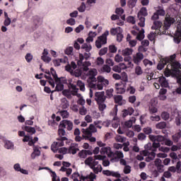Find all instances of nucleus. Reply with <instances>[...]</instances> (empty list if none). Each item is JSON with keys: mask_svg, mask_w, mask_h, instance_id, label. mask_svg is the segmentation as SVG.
I'll return each instance as SVG.
<instances>
[{"mask_svg": "<svg viewBox=\"0 0 181 181\" xmlns=\"http://www.w3.org/2000/svg\"><path fill=\"white\" fill-rule=\"evenodd\" d=\"M85 165L89 166L93 170L94 175H98L103 172V166L100 164H98V161L94 160L93 157H88L85 160Z\"/></svg>", "mask_w": 181, "mask_h": 181, "instance_id": "f257e3e1", "label": "nucleus"}, {"mask_svg": "<svg viewBox=\"0 0 181 181\" xmlns=\"http://www.w3.org/2000/svg\"><path fill=\"white\" fill-rule=\"evenodd\" d=\"M66 127L68 131H71V129H73V122L67 119H64L61 121L58 129L59 135H61L62 136H64V135H66V130H64Z\"/></svg>", "mask_w": 181, "mask_h": 181, "instance_id": "f03ea898", "label": "nucleus"}, {"mask_svg": "<svg viewBox=\"0 0 181 181\" xmlns=\"http://www.w3.org/2000/svg\"><path fill=\"white\" fill-rule=\"evenodd\" d=\"M143 16H148V9H146V7H142L137 14V18L140 21L139 26L141 28L145 27V17Z\"/></svg>", "mask_w": 181, "mask_h": 181, "instance_id": "7ed1b4c3", "label": "nucleus"}, {"mask_svg": "<svg viewBox=\"0 0 181 181\" xmlns=\"http://www.w3.org/2000/svg\"><path fill=\"white\" fill-rule=\"evenodd\" d=\"M110 35V31L106 30L102 35L98 37V40L95 41V46L98 49H101L103 45H107V36Z\"/></svg>", "mask_w": 181, "mask_h": 181, "instance_id": "20e7f679", "label": "nucleus"}, {"mask_svg": "<svg viewBox=\"0 0 181 181\" xmlns=\"http://www.w3.org/2000/svg\"><path fill=\"white\" fill-rule=\"evenodd\" d=\"M108 158H112L110 159V162H118L119 159H122V158H124V153L119 151H116L115 153L112 151L108 155Z\"/></svg>", "mask_w": 181, "mask_h": 181, "instance_id": "39448f33", "label": "nucleus"}, {"mask_svg": "<svg viewBox=\"0 0 181 181\" xmlns=\"http://www.w3.org/2000/svg\"><path fill=\"white\" fill-rule=\"evenodd\" d=\"M175 22H176V20H175V18H173L170 16H166L164 21L163 30H165V32L166 30H168L170 26H172V25H173Z\"/></svg>", "mask_w": 181, "mask_h": 181, "instance_id": "423d86ee", "label": "nucleus"}, {"mask_svg": "<svg viewBox=\"0 0 181 181\" xmlns=\"http://www.w3.org/2000/svg\"><path fill=\"white\" fill-rule=\"evenodd\" d=\"M82 132L85 135H88V136H93V134L97 132V128H95V126H94V124H91L89 125L88 128L82 129Z\"/></svg>", "mask_w": 181, "mask_h": 181, "instance_id": "0eeeda50", "label": "nucleus"}, {"mask_svg": "<svg viewBox=\"0 0 181 181\" xmlns=\"http://www.w3.org/2000/svg\"><path fill=\"white\" fill-rule=\"evenodd\" d=\"M95 101H97L98 104L100 103H105V100H107V97L105 96V92H96L95 94Z\"/></svg>", "mask_w": 181, "mask_h": 181, "instance_id": "6e6552de", "label": "nucleus"}, {"mask_svg": "<svg viewBox=\"0 0 181 181\" xmlns=\"http://www.w3.org/2000/svg\"><path fill=\"white\" fill-rule=\"evenodd\" d=\"M55 83H57V85L55 87V91H58V92L63 91L64 90V84H66V83H67V80L66 79H64V80L60 79L59 81H55Z\"/></svg>", "mask_w": 181, "mask_h": 181, "instance_id": "1a4fd4ad", "label": "nucleus"}, {"mask_svg": "<svg viewBox=\"0 0 181 181\" xmlns=\"http://www.w3.org/2000/svg\"><path fill=\"white\" fill-rule=\"evenodd\" d=\"M103 175L105 176H112L113 177H121V174L118 172L111 171L110 170H103Z\"/></svg>", "mask_w": 181, "mask_h": 181, "instance_id": "9d476101", "label": "nucleus"}, {"mask_svg": "<svg viewBox=\"0 0 181 181\" xmlns=\"http://www.w3.org/2000/svg\"><path fill=\"white\" fill-rule=\"evenodd\" d=\"M90 56H91V53L90 52L88 53L85 52L84 54H79V61H78V66H81V64H83V60H84V59L86 60H88Z\"/></svg>", "mask_w": 181, "mask_h": 181, "instance_id": "9b49d317", "label": "nucleus"}, {"mask_svg": "<svg viewBox=\"0 0 181 181\" xmlns=\"http://www.w3.org/2000/svg\"><path fill=\"white\" fill-rule=\"evenodd\" d=\"M144 60V54L141 52H137L136 56L133 57V61L135 64L139 65V63Z\"/></svg>", "mask_w": 181, "mask_h": 181, "instance_id": "f8f14e48", "label": "nucleus"}, {"mask_svg": "<svg viewBox=\"0 0 181 181\" xmlns=\"http://www.w3.org/2000/svg\"><path fill=\"white\" fill-rule=\"evenodd\" d=\"M166 35V31L165 30H158V32H151L150 33V34L148 35V39L151 41V42H153L154 39H155V35Z\"/></svg>", "mask_w": 181, "mask_h": 181, "instance_id": "ddd939ff", "label": "nucleus"}, {"mask_svg": "<svg viewBox=\"0 0 181 181\" xmlns=\"http://www.w3.org/2000/svg\"><path fill=\"white\" fill-rule=\"evenodd\" d=\"M180 63L178 62H173L168 64L167 67H170L171 70L176 71L177 69H180Z\"/></svg>", "mask_w": 181, "mask_h": 181, "instance_id": "4468645a", "label": "nucleus"}, {"mask_svg": "<svg viewBox=\"0 0 181 181\" xmlns=\"http://www.w3.org/2000/svg\"><path fill=\"white\" fill-rule=\"evenodd\" d=\"M158 83L160 84L161 87H164L165 88L169 86V83L166 80L165 76H160L158 78Z\"/></svg>", "mask_w": 181, "mask_h": 181, "instance_id": "2eb2a0df", "label": "nucleus"}, {"mask_svg": "<svg viewBox=\"0 0 181 181\" xmlns=\"http://www.w3.org/2000/svg\"><path fill=\"white\" fill-rule=\"evenodd\" d=\"M33 22L35 28H37L39 26H40V25H42V18H40V17L38 16H34L33 17Z\"/></svg>", "mask_w": 181, "mask_h": 181, "instance_id": "dca6fc26", "label": "nucleus"}, {"mask_svg": "<svg viewBox=\"0 0 181 181\" xmlns=\"http://www.w3.org/2000/svg\"><path fill=\"white\" fill-rule=\"evenodd\" d=\"M135 110L132 107H128L127 109L123 110L122 112V117L123 118H125V117H127V115H132L134 114V112Z\"/></svg>", "mask_w": 181, "mask_h": 181, "instance_id": "f3484780", "label": "nucleus"}, {"mask_svg": "<svg viewBox=\"0 0 181 181\" xmlns=\"http://www.w3.org/2000/svg\"><path fill=\"white\" fill-rule=\"evenodd\" d=\"M88 75L89 76V79L91 81H97V78H95V76H97V71L96 70H90L88 71Z\"/></svg>", "mask_w": 181, "mask_h": 181, "instance_id": "a211bd4d", "label": "nucleus"}, {"mask_svg": "<svg viewBox=\"0 0 181 181\" xmlns=\"http://www.w3.org/2000/svg\"><path fill=\"white\" fill-rule=\"evenodd\" d=\"M100 152L102 155H107L108 156V155H110L112 151H111V147L107 146V147H102Z\"/></svg>", "mask_w": 181, "mask_h": 181, "instance_id": "6ab92c4d", "label": "nucleus"}, {"mask_svg": "<svg viewBox=\"0 0 181 181\" xmlns=\"http://www.w3.org/2000/svg\"><path fill=\"white\" fill-rule=\"evenodd\" d=\"M168 62L166 61L165 58H163L160 59V62L157 65V69L158 70H163V69L168 64Z\"/></svg>", "mask_w": 181, "mask_h": 181, "instance_id": "aec40b11", "label": "nucleus"}, {"mask_svg": "<svg viewBox=\"0 0 181 181\" xmlns=\"http://www.w3.org/2000/svg\"><path fill=\"white\" fill-rule=\"evenodd\" d=\"M115 88L117 94H124L125 93V88L119 83H115Z\"/></svg>", "mask_w": 181, "mask_h": 181, "instance_id": "412c9836", "label": "nucleus"}, {"mask_svg": "<svg viewBox=\"0 0 181 181\" xmlns=\"http://www.w3.org/2000/svg\"><path fill=\"white\" fill-rule=\"evenodd\" d=\"M23 129L24 131H26V132L31 134V135H33V134H36V129L35 127L25 126L24 127H23Z\"/></svg>", "mask_w": 181, "mask_h": 181, "instance_id": "4be33fe9", "label": "nucleus"}, {"mask_svg": "<svg viewBox=\"0 0 181 181\" xmlns=\"http://www.w3.org/2000/svg\"><path fill=\"white\" fill-rule=\"evenodd\" d=\"M43 169H45V170H49V172L52 173V180H57V175L56 174L55 172L52 171L50 168H49L48 167H44V168H42V167H40L38 170H43Z\"/></svg>", "mask_w": 181, "mask_h": 181, "instance_id": "5701e85b", "label": "nucleus"}, {"mask_svg": "<svg viewBox=\"0 0 181 181\" xmlns=\"http://www.w3.org/2000/svg\"><path fill=\"white\" fill-rule=\"evenodd\" d=\"M134 52V49L132 48H125L124 49L122 50V55L124 57H127V56H131Z\"/></svg>", "mask_w": 181, "mask_h": 181, "instance_id": "b1692460", "label": "nucleus"}, {"mask_svg": "<svg viewBox=\"0 0 181 181\" xmlns=\"http://www.w3.org/2000/svg\"><path fill=\"white\" fill-rule=\"evenodd\" d=\"M155 156H156V153H155V150H153V151L148 154V156L145 158L146 162H151V160H153V159H155Z\"/></svg>", "mask_w": 181, "mask_h": 181, "instance_id": "393cba45", "label": "nucleus"}, {"mask_svg": "<svg viewBox=\"0 0 181 181\" xmlns=\"http://www.w3.org/2000/svg\"><path fill=\"white\" fill-rule=\"evenodd\" d=\"M62 101V107L63 110H66V108H69L70 106V104L69 103V100L66 98H64L61 100Z\"/></svg>", "mask_w": 181, "mask_h": 181, "instance_id": "a878e982", "label": "nucleus"}, {"mask_svg": "<svg viewBox=\"0 0 181 181\" xmlns=\"http://www.w3.org/2000/svg\"><path fill=\"white\" fill-rule=\"evenodd\" d=\"M81 49L85 50V52H86L87 53H90V51L91 50V49H93V47L91 46V45H88L87 43H83L81 45Z\"/></svg>", "mask_w": 181, "mask_h": 181, "instance_id": "bb28decb", "label": "nucleus"}, {"mask_svg": "<svg viewBox=\"0 0 181 181\" xmlns=\"http://www.w3.org/2000/svg\"><path fill=\"white\" fill-rule=\"evenodd\" d=\"M122 30V28H121V27H117L116 28H111L110 34L112 35V36H115V35H117L118 33H119V32H121Z\"/></svg>", "mask_w": 181, "mask_h": 181, "instance_id": "cd10ccee", "label": "nucleus"}, {"mask_svg": "<svg viewBox=\"0 0 181 181\" xmlns=\"http://www.w3.org/2000/svg\"><path fill=\"white\" fill-rule=\"evenodd\" d=\"M136 39H137V40H139L140 42H141V40H144V39H145V30L144 28H142L140 33H139L136 35Z\"/></svg>", "mask_w": 181, "mask_h": 181, "instance_id": "c85d7f7f", "label": "nucleus"}, {"mask_svg": "<svg viewBox=\"0 0 181 181\" xmlns=\"http://www.w3.org/2000/svg\"><path fill=\"white\" fill-rule=\"evenodd\" d=\"M76 84L78 87H79L81 91H86V84L84 83V82L81 81V80H78Z\"/></svg>", "mask_w": 181, "mask_h": 181, "instance_id": "c756f323", "label": "nucleus"}, {"mask_svg": "<svg viewBox=\"0 0 181 181\" xmlns=\"http://www.w3.org/2000/svg\"><path fill=\"white\" fill-rule=\"evenodd\" d=\"M98 81H99V83H102V84H104V86H105V84L107 86L110 84V81H108V80L105 79L104 77L101 76L98 77Z\"/></svg>", "mask_w": 181, "mask_h": 181, "instance_id": "7c9ffc66", "label": "nucleus"}, {"mask_svg": "<svg viewBox=\"0 0 181 181\" xmlns=\"http://www.w3.org/2000/svg\"><path fill=\"white\" fill-rule=\"evenodd\" d=\"M117 114H118V105H115L112 110V112H110V115L115 117L113 118L114 120H115V117H117Z\"/></svg>", "mask_w": 181, "mask_h": 181, "instance_id": "2f4dec72", "label": "nucleus"}, {"mask_svg": "<svg viewBox=\"0 0 181 181\" xmlns=\"http://www.w3.org/2000/svg\"><path fill=\"white\" fill-rule=\"evenodd\" d=\"M136 2H138V0H129L127 2V5L129 8H131L132 9V8H135Z\"/></svg>", "mask_w": 181, "mask_h": 181, "instance_id": "473e14b6", "label": "nucleus"}, {"mask_svg": "<svg viewBox=\"0 0 181 181\" xmlns=\"http://www.w3.org/2000/svg\"><path fill=\"white\" fill-rule=\"evenodd\" d=\"M6 149H13V143L10 141H6L4 144Z\"/></svg>", "mask_w": 181, "mask_h": 181, "instance_id": "72a5a7b5", "label": "nucleus"}, {"mask_svg": "<svg viewBox=\"0 0 181 181\" xmlns=\"http://www.w3.org/2000/svg\"><path fill=\"white\" fill-rule=\"evenodd\" d=\"M58 112L62 117V118H69V116L70 115V114L69 113V112H67V110H61V111H59Z\"/></svg>", "mask_w": 181, "mask_h": 181, "instance_id": "f704fd0d", "label": "nucleus"}, {"mask_svg": "<svg viewBox=\"0 0 181 181\" xmlns=\"http://www.w3.org/2000/svg\"><path fill=\"white\" fill-rule=\"evenodd\" d=\"M156 128L158 129H165L166 128V122H160L156 124Z\"/></svg>", "mask_w": 181, "mask_h": 181, "instance_id": "c9c22d12", "label": "nucleus"}, {"mask_svg": "<svg viewBox=\"0 0 181 181\" xmlns=\"http://www.w3.org/2000/svg\"><path fill=\"white\" fill-rule=\"evenodd\" d=\"M123 30L121 31H119L118 34L117 35V41L120 43V42H122V39H124V35H122Z\"/></svg>", "mask_w": 181, "mask_h": 181, "instance_id": "e433bc0d", "label": "nucleus"}, {"mask_svg": "<svg viewBox=\"0 0 181 181\" xmlns=\"http://www.w3.org/2000/svg\"><path fill=\"white\" fill-rule=\"evenodd\" d=\"M175 59H176V54H175L170 56V57H165V59L166 60L167 63H168V64L173 62H174L173 60H175Z\"/></svg>", "mask_w": 181, "mask_h": 181, "instance_id": "4c0bfd02", "label": "nucleus"}, {"mask_svg": "<svg viewBox=\"0 0 181 181\" xmlns=\"http://www.w3.org/2000/svg\"><path fill=\"white\" fill-rule=\"evenodd\" d=\"M51 74H52V76L54 77L55 81H60V80L64 78V77H60V78H59V77L57 76V73H56V71H52V72H51Z\"/></svg>", "mask_w": 181, "mask_h": 181, "instance_id": "58836bf2", "label": "nucleus"}, {"mask_svg": "<svg viewBox=\"0 0 181 181\" xmlns=\"http://www.w3.org/2000/svg\"><path fill=\"white\" fill-rule=\"evenodd\" d=\"M175 124L177 127L180 126L181 124V115L179 113L176 114L175 116Z\"/></svg>", "mask_w": 181, "mask_h": 181, "instance_id": "ea45409f", "label": "nucleus"}, {"mask_svg": "<svg viewBox=\"0 0 181 181\" xmlns=\"http://www.w3.org/2000/svg\"><path fill=\"white\" fill-rule=\"evenodd\" d=\"M52 146H54V147L57 146L58 148H60L61 146H64V141H54L52 144Z\"/></svg>", "mask_w": 181, "mask_h": 181, "instance_id": "a19ab883", "label": "nucleus"}, {"mask_svg": "<svg viewBox=\"0 0 181 181\" xmlns=\"http://www.w3.org/2000/svg\"><path fill=\"white\" fill-rule=\"evenodd\" d=\"M121 101H122V95H117L115 98V103L116 104H118L119 105H122Z\"/></svg>", "mask_w": 181, "mask_h": 181, "instance_id": "79ce46f5", "label": "nucleus"}, {"mask_svg": "<svg viewBox=\"0 0 181 181\" xmlns=\"http://www.w3.org/2000/svg\"><path fill=\"white\" fill-rule=\"evenodd\" d=\"M115 140L117 141V142H125V141H127V137L118 135L115 137Z\"/></svg>", "mask_w": 181, "mask_h": 181, "instance_id": "37998d69", "label": "nucleus"}, {"mask_svg": "<svg viewBox=\"0 0 181 181\" xmlns=\"http://www.w3.org/2000/svg\"><path fill=\"white\" fill-rule=\"evenodd\" d=\"M170 158H172V162L173 163H175V160L176 162V160H179V158H177V154H176V153L173 152L170 153Z\"/></svg>", "mask_w": 181, "mask_h": 181, "instance_id": "c03bdc74", "label": "nucleus"}, {"mask_svg": "<svg viewBox=\"0 0 181 181\" xmlns=\"http://www.w3.org/2000/svg\"><path fill=\"white\" fill-rule=\"evenodd\" d=\"M68 151H69V153H72V155H76L77 153V151H80V149L76 148L73 146H70Z\"/></svg>", "mask_w": 181, "mask_h": 181, "instance_id": "a18cd8bd", "label": "nucleus"}, {"mask_svg": "<svg viewBox=\"0 0 181 181\" xmlns=\"http://www.w3.org/2000/svg\"><path fill=\"white\" fill-rule=\"evenodd\" d=\"M77 9L78 12H81V13L86 12V3L82 2L81 6L78 7Z\"/></svg>", "mask_w": 181, "mask_h": 181, "instance_id": "49530a36", "label": "nucleus"}, {"mask_svg": "<svg viewBox=\"0 0 181 181\" xmlns=\"http://www.w3.org/2000/svg\"><path fill=\"white\" fill-rule=\"evenodd\" d=\"M25 59L28 63H30V62L33 60V55H32L30 53H28L26 54Z\"/></svg>", "mask_w": 181, "mask_h": 181, "instance_id": "de8ad7c7", "label": "nucleus"}, {"mask_svg": "<svg viewBox=\"0 0 181 181\" xmlns=\"http://www.w3.org/2000/svg\"><path fill=\"white\" fill-rule=\"evenodd\" d=\"M132 121L135 122V117H132V120H129L125 122L124 125L127 127V128H132Z\"/></svg>", "mask_w": 181, "mask_h": 181, "instance_id": "09e8293b", "label": "nucleus"}, {"mask_svg": "<svg viewBox=\"0 0 181 181\" xmlns=\"http://www.w3.org/2000/svg\"><path fill=\"white\" fill-rule=\"evenodd\" d=\"M93 158H94L93 160H104V159H105L107 156L104 155L103 156L98 155V156H94Z\"/></svg>", "mask_w": 181, "mask_h": 181, "instance_id": "8fccbe9b", "label": "nucleus"}, {"mask_svg": "<svg viewBox=\"0 0 181 181\" xmlns=\"http://www.w3.org/2000/svg\"><path fill=\"white\" fill-rule=\"evenodd\" d=\"M120 76H121L120 80H122V81H124L125 83L128 81V75L127 74V72H122Z\"/></svg>", "mask_w": 181, "mask_h": 181, "instance_id": "3c124183", "label": "nucleus"}, {"mask_svg": "<svg viewBox=\"0 0 181 181\" xmlns=\"http://www.w3.org/2000/svg\"><path fill=\"white\" fill-rule=\"evenodd\" d=\"M142 73H144V71H142V68L141 66H138L135 68V74L136 76H141Z\"/></svg>", "mask_w": 181, "mask_h": 181, "instance_id": "603ef678", "label": "nucleus"}, {"mask_svg": "<svg viewBox=\"0 0 181 181\" xmlns=\"http://www.w3.org/2000/svg\"><path fill=\"white\" fill-rule=\"evenodd\" d=\"M127 21L129 23H132V25H135V23L136 22L135 21V18H134V16H128Z\"/></svg>", "mask_w": 181, "mask_h": 181, "instance_id": "864d4df0", "label": "nucleus"}, {"mask_svg": "<svg viewBox=\"0 0 181 181\" xmlns=\"http://www.w3.org/2000/svg\"><path fill=\"white\" fill-rule=\"evenodd\" d=\"M122 60H124V58L122 57V56H120L119 54H117L115 57V62H116L117 63H119L120 62H122Z\"/></svg>", "mask_w": 181, "mask_h": 181, "instance_id": "5fc2aeb1", "label": "nucleus"}, {"mask_svg": "<svg viewBox=\"0 0 181 181\" xmlns=\"http://www.w3.org/2000/svg\"><path fill=\"white\" fill-rule=\"evenodd\" d=\"M66 23L71 26H74L76 25V19L71 18L66 21Z\"/></svg>", "mask_w": 181, "mask_h": 181, "instance_id": "6e6d98bb", "label": "nucleus"}, {"mask_svg": "<svg viewBox=\"0 0 181 181\" xmlns=\"http://www.w3.org/2000/svg\"><path fill=\"white\" fill-rule=\"evenodd\" d=\"M170 115L168 112H163L161 114V117L164 119V121H168L169 119Z\"/></svg>", "mask_w": 181, "mask_h": 181, "instance_id": "4d7b16f0", "label": "nucleus"}, {"mask_svg": "<svg viewBox=\"0 0 181 181\" xmlns=\"http://www.w3.org/2000/svg\"><path fill=\"white\" fill-rule=\"evenodd\" d=\"M108 52V47H103L99 51V56H104Z\"/></svg>", "mask_w": 181, "mask_h": 181, "instance_id": "13d9d810", "label": "nucleus"}, {"mask_svg": "<svg viewBox=\"0 0 181 181\" xmlns=\"http://www.w3.org/2000/svg\"><path fill=\"white\" fill-rule=\"evenodd\" d=\"M143 132L146 135H150V134H152V128L148 127L143 129Z\"/></svg>", "mask_w": 181, "mask_h": 181, "instance_id": "bf43d9fd", "label": "nucleus"}, {"mask_svg": "<svg viewBox=\"0 0 181 181\" xmlns=\"http://www.w3.org/2000/svg\"><path fill=\"white\" fill-rule=\"evenodd\" d=\"M79 158H82L83 159H86L87 158V153H86V150H82L78 153Z\"/></svg>", "mask_w": 181, "mask_h": 181, "instance_id": "052dcab7", "label": "nucleus"}, {"mask_svg": "<svg viewBox=\"0 0 181 181\" xmlns=\"http://www.w3.org/2000/svg\"><path fill=\"white\" fill-rule=\"evenodd\" d=\"M83 71L81 69H76L72 74L75 77H80Z\"/></svg>", "mask_w": 181, "mask_h": 181, "instance_id": "680f3d73", "label": "nucleus"}, {"mask_svg": "<svg viewBox=\"0 0 181 181\" xmlns=\"http://www.w3.org/2000/svg\"><path fill=\"white\" fill-rule=\"evenodd\" d=\"M117 50H118V48H117L115 45L109 46V51L110 53H117Z\"/></svg>", "mask_w": 181, "mask_h": 181, "instance_id": "e2e57ef3", "label": "nucleus"}, {"mask_svg": "<svg viewBox=\"0 0 181 181\" xmlns=\"http://www.w3.org/2000/svg\"><path fill=\"white\" fill-rule=\"evenodd\" d=\"M153 25H156V28L158 30H160V28H162V21H155L153 22Z\"/></svg>", "mask_w": 181, "mask_h": 181, "instance_id": "0e129e2a", "label": "nucleus"}, {"mask_svg": "<svg viewBox=\"0 0 181 181\" xmlns=\"http://www.w3.org/2000/svg\"><path fill=\"white\" fill-rule=\"evenodd\" d=\"M58 153H63V155H66V153H67V148L62 147V148H58Z\"/></svg>", "mask_w": 181, "mask_h": 181, "instance_id": "69168bd1", "label": "nucleus"}, {"mask_svg": "<svg viewBox=\"0 0 181 181\" xmlns=\"http://www.w3.org/2000/svg\"><path fill=\"white\" fill-rule=\"evenodd\" d=\"M81 30H84V25H79L75 29L76 33H80V32H81Z\"/></svg>", "mask_w": 181, "mask_h": 181, "instance_id": "338daca9", "label": "nucleus"}, {"mask_svg": "<svg viewBox=\"0 0 181 181\" xmlns=\"http://www.w3.org/2000/svg\"><path fill=\"white\" fill-rule=\"evenodd\" d=\"M100 111H103L105 108H107V105L104 103H98Z\"/></svg>", "mask_w": 181, "mask_h": 181, "instance_id": "774afa93", "label": "nucleus"}]
</instances>
